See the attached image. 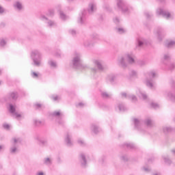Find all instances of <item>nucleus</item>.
Listing matches in <instances>:
<instances>
[{"label":"nucleus","mask_w":175,"mask_h":175,"mask_svg":"<svg viewBox=\"0 0 175 175\" xmlns=\"http://www.w3.org/2000/svg\"><path fill=\"white\" fill-rule=\"evenodd\" d=\"M6 46V41L5 39H1L0 40V46L1 47H5Z\"/></svg>","instance_id":"nucleus-46"},{"label":"nucleus","mask_w":175,"mask_h":175,"mask_svg":"<svg viewBox=\"0 0 175 175\" xmlns=\"http://www.w3.org/2000/svg\"><path fill=\"white\" fill-rule=\"evenodd\" d=\"M113 22L115 23V24H118V23H120V18H115L113 19Z\"/></svg>","instance_id":"nucleus-56"},{"label":"nucleus","mask_w":175,"mask_h":175,"mask_svg":"<svg viewBox=\"0 0 175 175\" xmlns=\"http://www.w3.org/2000/svg\"><path fill=\"white\" fill-rule=\"evenodd\" d=\"M121 161H123V162H127L129 157L126 154H123L120 157Z\"/></svg>","instance_id":"nucleus-45"},{"label":"nucleus","mask_w":175,"mask_h":175,"mask_svg":"<svg viewBox=\"0 0 175 175\" xmlns=\"http://www.w3.org/2000/svg\"><path fill=\"white\" fill-rule=\"evenodd\" d=\"M165 96L168 98L171 102L175 103V92H167L165 93Z\"/></svg>","instance_id":"nucleus-22"},{"label":"nucleus","mask_w":175,"mask_h":175,"mask_svg":"<svg viewBox=\"0 0 175 175\" xmlns=\"http://www.w3.org/2000/svg\"><path fill=\"white\" fill-rule=\"evenodd\" d=\"M69 32H70V35H72V36H75L77 33L76 30H75V29H70Z\"/></svg>","instance_id":"nucleus-52"},{"label":"nucleus","mask_w":175,"mask_h":175,"mask_svg":"<svg viewBox=\"0 0 175 175\" xmlns=\"http://www.w3.org/2000/svg\"><path fill=\"white\" fill-rule=\"evenodd\" d=\"M150 107H152V109H159V104L152 102L150 103Z\"/></svg>","instance_id":"nucleus-43"},{"label":"nucleus","mask_w":175,"mask_h":175,"mask_svg":"<svg viewBox=\"0 0 175 175\" xmlns=\"http://www.w3.org/2000/svg\"><path fill=\"white\" fill-rule=\"evenodd\" d=\"M77 144L79 146H81L82 147H84L85 146H87V144L85 143V141L83 139H77Z\"/></svg>","instance_id":"nucleus-37"},{"label":"nucleus","mask_w":175,"mask_h":175,"mask_svg":"<svg viewBox=\"0 0 175 175\" xmlns=\"http://www.w3.org/2000/svg\"><path fill=\"white\" fill-rule=\"evenodd\" d=\"M144 15L146 18H150V17H152V14L149 12H145Z\"/></svg>","instance_id":"nucleus-48"},{"label":"nucleus","mask_w":175,"mask_h":175,"mask_svg":"<svg viewBox=\"0 0 175 175\" xmlns=\"http://www.w3.org/2000/svg\"><path fill=\"white\" fill-rule=\"evenodd\" d=\"M144 122L148 128H152L154 126V122L151 118H146Z\"/></svg>","instance_id":"nucleus-25"},{"label":"nucleus","mask_w":175,"mask_h":175,"mask_svg":"<svg viewBox=\"0 0 175 175\" xmlns=\"http://www.w3.org/2000/svg\"><path fill=\"white\" fill-rule=\"evenodd\" d=\"M34 139L40 146H47V140L42 138V137L36 135Z\"/></svg>","instance_id":"nucleus-19"},{"label":"nucleus","mask_w":175,"mask_h":175,"mask_svg":"<svg viewBox=\"0 0 175 175\" xmlns=\"http://www.w3.org/2000/svg\"><path fill=\"white\" fill-rule=\"evenodd\" d=\"M33 124H34V125L38 126V125H40V124H42V122L40 120H38L36 119H34L33 120Z\"/></svg>","instance_id":"nucleus-49"},{"label":"nucleus","mask_w":175,"mask_h":175,"mask_svg":"<svg viewBox=\"0 0 175 175\" xmlns=\"http://www.w3.org/2000/svg\"><path fill=\"white\" fill-rule=\"evenodd\" d=\"M3 127L4 128V129H6L7 131H9V129H10V125H9L8 124H3Z\"/></svg>","instance_id":"nucleus-51"},{"label":"nucleus","mask_w":175,"mask_h":175,"mask_svg":"<svg viewBox=\"0 0 175 175\" xmlns=\"http://www.w3.org/2000/svg\"><path fill=\"white\" fill-rule=\"evenodd\" d=\"M125 147L129 150H135L136 148V146L132 143H127L124 144Z\"/></svg>","instance_id":"nucleus-34"},{"label":"nucleus","mask_w":175,"mask_h":175,"mask_svg":"<svg viewBox=\"0 0 175 175\" xmlns=\"http://www.w3.org/2000/svg\"><path fill=\"white\" fill-rule=\"evenodd\" d=\"M89 14H94L96 12V3L91 1L88 8Z\"/></svg>","instance_id":"nucleus-13"},{"label":"nucleus","mask_w":175,"mask_h":175,"mask_svg":"<svg viewBox=\"0 0 175 175\" xmlns=\"http://www.w3.org/2000/svg\"><path fill=\"white\" fill-rule=\"evenodd\" d=\"M48 64L51 68H57V62L53 59H51L48 62Z\"/></svg>","instance_id":"nucleus-35"},{"label":"nucleus","mask_w":175,"mask_h":175,"mask_svg":"<svg viewBox=\"0 0 175 175\" xmlns=\"http://www.w3.org/2000/svg\"><path fill=\"white\" fill-rule=\"evenodd\" d=\"M79 162L82 167H85L87 166V157L85 154L81 153L79 155Z\"/></svg>","instance_id":"nucleus-15"},{"label":"nucleus","mask_w":175,"mask_h":175,"mask_svg":"<svg viewBox=\"0 0 175 175\" xmlns=\"http://www.w3.org/2000/svg\"><path fill=\"white\" fill-rule=\"evenodd\" d=\"M163 159L167 165H172V160L168 157L163 156Z\"/></svg>","instance_id":"nucleus-41"},{"label":"nucleus","mask_w":175,"mask_h":175,"mask_svg":"<svg viewBox=\"0 0 175 175\" xmlns=\"http://www.w3.org/2000/svg\"><path fill=\"white\" fill-rule=\"evenodd\" d=\"M36 175H46V174H44V172H43L42 171H40V172H37L36 174Z\"/></svg>","instance_id":"nucleus-58"},{"label":"nucleus","mask_w":175,"mask_h":175,"mask_svg":"<svg viewBox=\"0 0 175 175\" xmlns=\"http://www.w3.org/2000/svg\"><path fill=\"white\" fill-rule=\"evenodd\" d=\"M40 20L44 21L48 28H55L57 27V22L51 19H49L45 15L41 14L40 16Z\"/></svg>","instance_id":"nucleus-6"},{"label":"nucleus","mask_w":175,"mask_h":175,"mask_svg":"<svg viewBox=\"0 0 175 175\" xmlns=\"http://www.w3.org/2000/svg\"><path fill=\"white\" fill-rule=\"evenodd\" d=\"M83 44L86 49H90L94 46V42L91 40L86 39L83 40Z\"/></svg>","instance_id":"nucleus-23"},{"label":"nucleus","mask_w":175,"mask_h":175,"mask_svg":"<svg viewBox=\"0 0 175 175\" xmlns=\"http://www.w3.org/2000/svg\"><path fill=\"white\" fill-rule=\"evenodd\" d=\"M148 42L147 40L143 38H139L137 39L136 46L137 47H144L147 46Z\"/></svg>","instance_id":"nucleus-17"},{"label":"nucleus","mask_w":175,"mask_h":175,"mask_svg":"<svg viewBox=\"0 0 175 175\" xmlns=\"http://www.w3.org/2000/svg\"><path fill=\"white\" fill-rule=\"evenodd\" d=\"M72 133H66L65 136V142L68 147L73 146V141H72Z\"/></svg>","instance_id":"nucleus-14"},{"label":"nucleus","mask_w":175,"mask_h":175,"mask_svg":"<svg viewBox=\"0 0 175 175\" xmlns=\"http://www.w3.org/2000/svg\"><path fill=\"white\" fill-rule=\"evenodd\" d=\"M116 32L118 33H125L126 32V30L125 29H124L123 27H116Z\"/></svg>","instance_id":"nucleus-36"},{"label":"nucleus","mask_w":175,"mask_h":175,"mask_svg":"<svg viewBox=\"0 0 175 175\" xmlns=\"http://www.w3.org/2000/svg\"><path fill=\"white\" fill-rule=\"evenodd\" d=\"M118 109L120 111H125V110H126V107H125V105H124L123 104H120L118 105Z\"/></svg>","instance_id":"nucleus-44"},{"label":"nucleus","mask_w":175,"mask_h":175,"mask_svg":"<svg viewBox=\"0 0 175 175\" xmlns=\"http://www.w3.org/2000/svg\"><path fill=\"white\" fill-rule=\"evenodd\" d=\"M145 84L149 88H154L155 87V82L154 81L153 79H155L158 74L155 70H150L148 72L145 73Z\"/></svg>","instance_id":"nucleus-3"},{"label":"nucleus","mask_w":175,"mask_h":175,"mask_svg":"<svg viewBox=\"0 0 175 175\" xmlns=\"http://www.w3.org/2000/svg\"><path fill=\"white\" fill-rule=\"evenodd\" d=\"M167 68L170 70H174V69H175V64L170 63V65L167 66Z\"/></svg>","instance_id":"nucleus-47"},{"label":"nucleus","mask_w":175,"mask_h":175,"mask_svg":"<svg viewBox=\"0 0 175 175\" xmlns=\"http://www.w3.org/2000/svg\"><path fill=\"white\" fill-rule=\"evenodd\" d=\"M162 131L165 135H167L168 133L173 132V128L168 126H164L162 127Z\"/></svg>","instance_id":"nucleus-27"},{"label":"nucleus","mask_w":175,"mask_h":175,"mask_svg":"<svg viewBox=\"0 0 175 175\" xmlns=\"http://www.w3.org/2000/svg\"><path fill=\"white\" fill-rule=\"evenodd\" d=\"M157 40L159 42H162V40H163V38H165V35H166V32L165 31V29L162 28H159L157 29Z\"/></svg>","instance_id":"nucleus-11"},{"label":"nucleus","mask_w":175,"mask_h":175,"mask_svg":"<svg viewBox=\"0 0 175 175\" xmlns=\"http://www.w3.org/2000/svg\"><path fill=\"white\" fill-rule=\"evenodd\" d=\"M139 65H141V66H143L144 65H146V62L145 61H141L139 62Z\"/></svg>","instance_id":"nucleus-59"},{"label":"nucleus","mask_w":175,"mask_h":175,"mask_svg":"<svg viewBox=\"0 0 175 175\" xmlns=\"http://www.w3.org/2000/svg\"><path fill=\"white\" fill-rule=\"evenodd\" d=\"M152 175H161V173H154Z\"/></svg>","instance_id":"nucleus-64"},{"label":"nucleus","mask_w":175,"mask_h":175,"mask_svg":"<svg viewBox=\"0 0 175 175\" xmlns=\"http://www.w3.org/2000/svg\"><path fill=\"white\" fill-rule=\"evenodd\" d=\"M9 111L10 113H11V114L15 117V118H17V120H20L21 118V114L16 112V105L10 104Z\"/></svg>","instance_id":"nucleus-10"},{"label":"nucleus","mask_w":175,"mask_h":175,"mask_svg":"<svg viewBox=\"0 0 175 175\" xmlns=\"http://www.w3.org/2000/svg\"><path fill=\"white\" fill-rule=\"evenodd\" d=\"M126 57L125 56H121L118 59V65L121 68H126L128 66V64L126 63Z\"/></svg>","instance_id":"nucleus-12"},{"label":"nucleus","mask_w":175,"mask_h":175,"mask_svg":"<svg viewBox=\"0 0 175 175\" xmlns=\"http://www.w3.org/2000/svg\"><path fill=\"white\" fill-rule=\"evenodd\" d=\"M20 143H21V138L20 137H14L11 139V146L9 149L11 155H16L20 151L18 149Z\"/></svg>","instance_id":"nucleus-4"},{"label":"nucleus","mask_w":175,"mask_h":175,"mask_svg":"<svg viewBox=\"0 0 175 175\" xmlns=\"http://www.w3.org/2000/svg\"><path fill=\"white\" fill-rule=\"evenodd\" d=\"M129 79H136L137 77V72L134 70H131L129 73Z\"/></svg>","instance_id":"nucleus-32"},{"label":"nucleus","mask_w":175,"mask_h":175,"mask_svg":"<svg viewBox=\"0 0 175 175\" xmlns=\"http://www.w3.org/2000/svg\"><path fill=\"white\" fill-rule=\"evenodd\" d=\"M52 99H53V100H58V99H59V96H52Z\"/></svg>","instance_id":"nucleus-57"},{"label":"nucleus","mask_w":175,"mask_h":175,"mask_svg":"<svg viewBox=\"0 0 175 175\" xmlns=\"http://www.w3.org/2000/svg\"><path fill=\"white\" fill-rule=\"evenodd\" d=\"M34 107L35 109H40L41 107H42V104L37 103L34 105Z\"/></svg>","instance_id":"nucleus-53"},{"label":"nucleus","mask_w":175,"mask_h":175,"mask_svg":"<svg viewBox=\"0 0 175 175\" xmlns=\"http://www.w3.org/2000/svg\"><path fill=\"white\" fill-rule=\"evenodd\" d=\"M14 9H16V10H23V3H21V1H16L14 3Z\"/></svg>","instance_id":"nucleus-30"},{"label":"nucleus","mask_w":175,"mask_h":175,"mask_svg":"<svg viewBox=\"0 0 175 175\" xmlns=\"http://www.w3.org/2000/svg\"><path fill=\"white\" fill-rule=\"evenodd\" d=\"M116 5L119 10H121L123 13H129V9L125 5L124 0H116Z\"/></svg>","instance_id":"nucleus-9"},{"label":"nucleus","mask_w":175,"mask_h":175,"mask_svg":"<svg viewBox=\"0 0 175 175\" xmlns=\"http://www.w3.org/2000/svg\"><path fill=\"white\" fill-rule=\"evenodd\" d=\"M143 120L135 118L133 119V123L135 124V128L137 129H140L142 128V125L143 124Z\"/></svg>","instance_id":"nucleus-21"},{"label":"nucleus","mask_w":175,"mask_h":175,"mask_svg":"<svg viewBox=\"0 0 175 175\" xmlns=\"http://www.w3.org/2000/svg\"><path fill=\"white\" fill-rule=\"evenodd\" d=\"M71 66L74 68V69H79L80 70H83V69H87L88 66L87 65L83 64V61L81 60V55L79 53H76L72 59Z\"/></svg>","instance_id":"nucleus-2"},{"label":"nucleus","mask_w":175,"mask_h":175,"mask_svg":"<svg viewBox=\"0 0 175 175\" xmlns=\"http://www.w3.org/2000/svg\"><path fill=\"white\" fill-rule=\"evenodd\" d=\"M54 14H55V11L53 9H49L48 10V13L46 14V16H48L49 17H54Z\"/></svg>","instance_id":"nucleus-42"},{"label":"nucleus","mask_w":175,"mask_h":175,"mask_svg":"<svg viewBox=\"0 0 175 175\" xmlns=\"http://www.w3.org/2000/svg\"><path fill=\"white\" fill-rule=\"evenodd\" d=\"M85 14H87V11L83 10L79 14V17L78 18V23L79 24H85Z\"/></svg>","instance_id":"nucleus-16"},{"label":"nucleus","mask_w":175,"mask_h":175,"mask_svg":"<svg viewBox=\"0 0 175 175\" xmlns=\"http://www.w3.org/2000/svg\"><path fill=\"white\" fill-rule=\"evenodd\" d=\"M43 163L46 166H51L53 165V159L50 157H45L43 159Z\"/></svg>","instance_id":"nucleus-26"},{"label":"nucleus","mask_w":175,"mask_h":175,"mask_svg":"<svg viewBox=\"0 0 175 175\" xmlns=\"http://www.w3.org/2000/svg\"><path fill=\"white\" fill-rule=\"evenodd\" d=\"M171 152H172V154H174L175 155V148L172 149L171 150Z\"/></svg>","instance_id":"nucleus-63"},{"label":"nucleus","mask_w":175,"mask_h":175,"mask_svg":"<svg viewBox=\"0 0 175 175\" xmlns=\"http://www.w3.org/2000/svg\"><path fill=\"white\" fill-rule=\"evenodd\" d=\"M30 57L32 60V65H33V66H37L38 68L42 66L43 64L42 62L43 59V55L40 51L38 49H33L30 53Z\"/></svg>","instance_id":"nucleus-1"},{"label":"nucleus","mask_w":175,"mask_h":175,"mask_svg":"<svg viewBox=\"0 0 175 175\" xmlns=\"http://www.w3.org/2000/svg\"><path fill=\"white\" fill-rule=\"evenodd\" d=\"M31 77H33V79H36L39 77V75L37 72H32Z\"/></svg>","instance_id":"nucleus-50"},{"label":"nucleus","mask_w":175,"mask_h":175,"mask_svg":"<svg viewBox=\"0 0 175 175\" xmlns=\"http://www.w3.org/2000/svg\"><path fill=\"white\" fill-rule=\"evenodd\" d=\"M143 170L144 172H150V168L147 167H143Z\"/></svg>","instance_id":"nucleus-60"},{"label":"nucleus","mask_w":175,"mask_h":175,"mask_svg":"<svg viewBox=\"0 0 175 175\" xmlns=\"http://www.w3.org/2000/svg\"><path fill=\"white\" fill-rule=\"evenodd\" d=\"M116 79H117V75L109 74L107 76L106 80L107 81H109V83H111V84H113Z\"/></svg>","instance_id":"nucleus-20"},{"label":"nucleus","mask_w":175,"mask_h":175,"mask_svg":"<svg viewBox=\"0 0 175 175\" xmlns=\"http://www.w3.org/2000/svg\"><path fill=\"white\" fill-rule=\"evenodd\" d=\"M3 12H5V10H3V8H2V7L0 5V14L3 13Z\"/></svg>","instance_id":"nucleus-62"},{"label":"nucleus","mask_w":175,"mask_h":175,"mask_svg":"<svg viewBox=\"0 0 175 175\" xmlns=\"http://www.w3.org/2000/svg\"><path fill=\"white\" fill-rule=\"evenodd\" d=\"M166 46L168 47V49H170L171 47H174L175 40L169 41L168 42H167Z\"/></svg>","instance_id":"nucleus-39"},{"label":"nucleus","mask_w":175,"mask_h":175,"mask_svg":"<svg viewBox=\"0 0 175 175\" xmlns=\"http://www.w3.org/2000/svg\"><path fill=\"white\" fill-rule=\"evenodd\" d=\"M59 17L61 20H63V21L68 19V16H66L62 11H59Z\"/></svg>","instance_id":"nucleus-38"},{"label":"nucleus","mask_w":175,"mask_h":175,"mask_svg":"<svg viewBox=\"0 0 175 175\" xmlns=\"http://www.w3.org/2000/svg\"><path fill=\"white\" fill-rule=\"evenodd\" d=\"M93 64H94L97 68H92V73L93 74V76L98 77V75H96L98 72H103V70H105V67L103 66V61L99 59H95L93 60Z\"/></svg>","instance_id":"nucleus-5"},{"label":"nucleus","mask_w":175,"mask_h":175,"mask_svg":"<svg viewBox=\"0 0 175 175\" xmlns=\"http://www.w3.org/2000/svg\"><path fill=\"white\" fill-rule=\"evenodd\" d=\"M127 62L131 65H133L135 64V55L132 53H128L124 55Z\"/></svg>","instance_id":"nucleus-18"},{"label":"nucleus","mask_w":175,"mask_h":175,"mask_svg":"<svg viewBox=\"0 0 175 175\" xmlns=\"http://www.w3.org/2000/svg\"><path fill=\"white\" fill-rule=\"evenodd\" d=\"M10 100H16L17 98H18V94L17 92H11L8 95Z\"/></svg>","instance_id":"nucleus-31"},{"label":"nucleus","mask_w":175,"mask_h":175,"mask_svg":"<svg viewBox=\"0 0 175 175\" xmlns=\"http://www.w3.org/2000/svg\"><path fill=\"white\" fill-rule=\"evenodd\" d=\"M137 95L141 99H144V100H146L148 98L147 94L141 90H138L137 91Z\"/></svg>","instance_id":"nucleus-24"},{"label":"nucleus","mask_w":175,"mask_h":175,"mask_svg":"<svg viewBox=\"0 0 175 175\" xmlns=\"http://www.w3.org/2000/svg\"><path fill=\"white\" fill-rule=\"evenodd\" d=\"M52 117H55V118H57V122L60 125H64V122L62 120V117H64V113L61 112V111H55L51 113Z\"/></svg>","instance_id":"nucleus-8"},{"label":"nucleus","mask_w":175,"mask_h":175,"mask_svg":"<svg viewBox=\"0 0 175 175\" xmlns=\"http://www.w3.org/2000/svg\"><path fill=\"white\" fill-rule=\"evenodd\" d=\"M157 14L159 16H163L164 18L167 20H173L174 18V14L169 11H166L162 8H159L157 10Z\"/></svg>","instance_id":"nucleus-7"},{"label":"nucleus","mask_w":175,"mask_h":175,"mask_svg":"<svg viewBox=\"0 0 175 175\" xmlns=\"http://www.w3.org/2000/svg\"><path fill=\"white\" fill-rule=\"evenodd\" d=\"M172 59V56H170V53H165L163 56V64H164V65H167L166 62L170 61V59Z\"/></svg>","instance_id":"nucleus-28"},{"label":"nucleus","mask_w":175,"mask_h":175,"mask_svg":"<svg viewBox=\"0 0 175 175\" xmlns=\"http://www.w3.org/2000/svg\"><path fill=\"white\" fill-rule=\"evenodd\" d=\"M129 96V94H126V93H125V92L121 93L122 98H128Z\"/></svg>","instance_id":"nucleus-54"},{"label":"nucleus","mask_w":175,"mask_h":175,"mask_svg":"<svg viewBox=\"0 0 175 175\" xmlns=\"http://www.w3.org/2000/svg\"><path fill=\"white\" fill-rule=\"evenodd\" d=\"M101 96L103 99H110V98H111V95L107 93V92H102Z\"/></svg>","instance_id":"nucleus-33"},{"label":"nucleus","mask_w":175,"mask_h":175,"mask_svg":"<svg viewBox=\"0 0 175 175\" xmlns=\"http://www.w3.org/2000/svg\"><path fill=\"white\" fill-rule=\"evenodd\" d=\"M128 99H130L132 102H136L137 100V98L133 94H129Z\"/></svg>","instance_id":"nucleus-40"},{"label":"nucleus","mask_w":175,"mask_h":175,"mask_svg":"<svg viewBox=\"0 0 175 175\" xmlns=\"http://www.w3.org/2000/svg\"><path fill=\"white\" fill-rule=\"evenodd\" d=\"M90 129L93 133L95 135H98L99 132H100V130L99 129V127L96 124H92L90 126Z\"/></svg>","instance_id":"nucleus-29"},{"label":"nucleus","mask_w":175,"mask_h":175,"mask_svg":"<svg viewBox=\"0 0 175 175\" xmlns=\"http://www.w3.org/2000/svg\"><path fill=\"white\" fill-rule=\"evenodd\" d=\"M77 107H83V106H84V103H79L77 104Z\"/></svg>","instance_id":"nucleus-61"},{"label":"nucleus","mask_w":175,"mask_h":175,"mask_svg":"<svg viewBox=\"0 0 175 175\" xmlns=\"http://www.w3.org/2000/svg\"><path fill=\"white\" fill-rule=\"evenodd\" d=\"M5 27H6V23H5V22H1L0 23V28H5Z\"/></svg>","instance_id":"nucleus-55"}]
</instances>
